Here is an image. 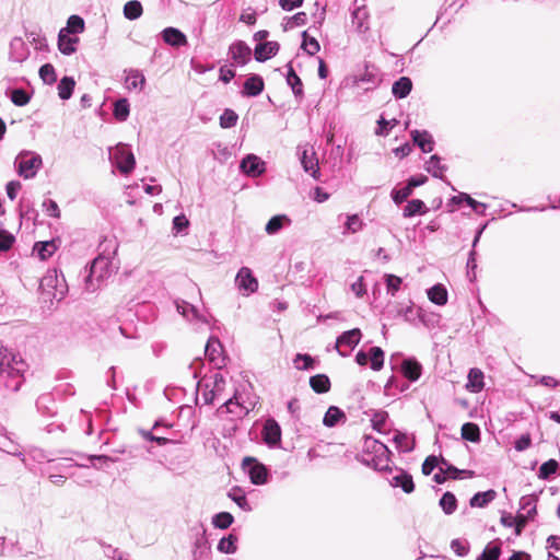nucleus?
<instances>
[{
  "instance_id": "nucleus-1",
  "label": "nucleus",
  "mask_w": 560,
  "mask_h": 560,
  "mask_svg": "<svg viewBox=\"0 0 560 560\" xmlns=\"http://www.w3.org/2000/svg\"><path fill=\"white\" fill-rule=\"evenodd\" d=\"M26 371L24 360L12 350L0 346V377L5 381H15L13 384H7L8 387L16 390L20 388L21 381Z\"/></svg>"
},
{
  "instance_id": "nucleus-2",
  "label": "nucleus",
  "mask_w": 560,
  "mask_h": 560,
  "mask_svg": "<svg viewBox=\"0 0 560 560\" xmlns=\"http://www.w3.org/2000/svg\"><path fill=\"white\" fill-rule=\"evenodd\" d=\"M226 382L222 374L215 373L209 378H205L198 383V393L205 404H212L215 399H223Z\"/></svg>"
},
{
  "instance_id": "nucleus-3",
  "label": "nucleus",
  "mask_w": 560,
  "mask_h": 560,
  "mask_svg": "<svg viewBox=\"0 0 560 560\" xmlns=\"http://www.w3.org/2000/svg\"><path fill=\"white\" fill-rule=\"evenodd\" d=\"M40 287L47 295L54 300H62L67 294L65 277L56 269L48 270L40 281Z\"/></svg>"
},
{
  "instance_id": "nucleus-4",
  "label": "nucleus",
  "mask_w": 560,
  "mask_h": 560,
  "mask_svg": "<svg viewBox=\"0 0 560 560\" xmlns=\"http://www.w3.org/2000/svg\"><path fill=\"white\" fill-rule=\"evenodd\" d=\"M109 159L124 174L130 173L136 165L135 155L126 144H117L115 148H110Z\"/></svg>"
},
{
  "instance_id": "nucleus-5",
  "label": "nucleus",
  "mask_w": 560,
  "mask_h": 560,
  "mask_svg": "<svg viewBox=\"0 0 560 560\" xmlns=\"http://www.w3.org/2000/svg\"><path fill=\"white\" fill-rule=\"evenodd\" d=\"M18 174L25 179L33 178L38 170L42 167V158L33 152H22L18 155L16 160Z\"/></svg>"
},
{
  "instance_id": "nucleus-6",
  "label": "nucleus",
  "mask_w": 560,
  "mask_h": 560,
  "mask_svg": "<svg viewBox=\"0 0 560 560\" xmlns=\"http://www.w3.org/2000/svg\"><path fill=\"white\" fill-rule=\"evenodd\" d=\"M258 280L248 267H242L235 276V287L243 296H249L258 290Z\"/></svg>"
},
{
  "instance_id": "nucleus-7",
  "label": "nucleus",
  "mask_w": 560,
  "mask_h": 560,
  "mask_svg": "<svg viewBox=\"0 0 560 560\" xmlns=\"http://www.w3.org/2000/svg\"><path fill=\"white\" fill-rule=\"evenodd\" d=\"M365 446L375 453L373 458L366 459L368 463H372L374 468L378 470H383L388 467L390 452L385 444L373 439H366Z\"/></svg>"
},
{
  "instance_id": "nucleus-8",
  "label": "nucleus",
  "mask_w": 560,
  "mask_h": 560,
  "mask_svg": "<svg viewBox=\"0 0 560 560\" xmlns=\"http://www.w3.org/2000/svg\"><path fill=\"white\" fill-rule=\"evenodd\" d=\"M109 260L103 256L96 257L90 267V275L86 278L89 290H95L96 285L108 273Z\"/></svg>"
},
{
  "instance_id": "nucleus-9",
  "label": "nucleus",
  "mask_w": 560,
  "mask_h": 560,
  "mask_svg": "<svg viewBox=\"0 0 560 560\" xmlns=\"http://www.w3.org/2000/svg\"><path fill=\"white\" fill-rule=\"evenodd\" d=\"M243 469L248 475L254 485H264L267 482L268 471L267 468L257 462L256 458L245 457L243 459Z\"/></svg>"
},
{
  "instance_id": "nucleus-10",
  "label": "nucleus",
  "mask_w": 560,
  "mask_h": 560,
  "mask_svg": "<svg viewBox=\"0 0 560 560\" xmlns=\"http://www.w3.org/2000/svg\"><path fill=\"white\" fill-rule=\"evenodd\" d=\"M300 162L305 172L310 173L314 178H318L319 167L316 153L312 145L303 144L299 147Z\"/></svg>"
},
{
  "instance_id": "nucleus-11",
  "label": "nucleus",
  "mask_w": 560,
  "mask_h": 560,
  "mask_svg": "<svg viewBox=\"0 0 560 560\" xmlns=\"http://www.w3.org/2000/svg\"><path fill=\"white\" fill-rule=\"evenodd\" d=\"M241 170L250 177H257L265 172V162L255 154H248L242 160Z\"/></svg>"
},
{
  "instance_id": "nucleus-12",
  "label": "nucleus",
  "mask_w": 560,
  "mask_h": 560,
  "mask_svg": "<svg viewBox=\"0 0 560 560\" xmlns=\"http://www.w3.org/2000/svg\"><path fill=\"white\" fill-rule=\"evenodd\" d=\"M229 55L235 66H244L250 59L252 50L244 42H235L229 48Z\"/></svg>"
},
{
  "instance_id": "nucleus-13",
  "label": "nucleus",
  "mask_w": 560,
  "mask_h": 560,
  "mask_svg": "<svg viewBox=\"0 0 560 560\" xmlns=\"http://www.w3.org/2000/svg\"><path fill=\"white\" fill-rule=\"evenodd\" d=\"M80 39L75 35L67 34L61 31L58 33L57 47L58 50L65 56L73 55L77 49Z\"/></svg>"
},
{
  "instance_id": "nucleus-14",
  "label": "nucleus",
  "mask_w": 560,
  "mask_h": 560,
  "mask_svg": "<svg viewBox=\"0 0 560 560\" xmlns=\"http://www.w3.org/2000/svg\"><path fill=\"white\" fill-rule=\"evenodd\" d=\"M262 438L270 447L277 446L281 441V429L273 419H268L262 429Z\"/></svg>"
},
{
  "instance_id": "nucleus-15",
  "label": "nucleus",
  "mask_w": 560,
  "mask_h": 560,
  "mask_svg": "<svg viewBox=\"0 0 560 560\" xmlns=\"http://www.w3.org/2000/svg\"><path fill=\"white\" fill-rule=\"evenodd\" d=\"M145 82H147L145 77L140 70L130 69V70L126 71L124 84L128 91H137V92L143 91V89L145 86Z\"/></svg>"
},
{
  "instance_id": "nucleus-16",
  "label": "nucleus",
  "mask_w": 560,
  "mask_h": 560,
  "mask_svg": "<svg viewBox=\"0 0 560 560\" xmlns=\"http://www.w3.org/2000/svg\"><path fill=\"white\" fill-rule=\"evenodd\" d=\"M205 353L211 363L219 369L222 368L224 364V358L222 357L221 343L217 338H209L205 348Z\"/></svg>"
},
{
  "instance_id": "nucleus-17",
  "label": "nucleus",
  "mask_w": 560,
  "mask_h": 560,
  "mask_svg": "<svg viewBox=\"0 0 560 560\" xmlns=\"http://www.w3.org/2000/svg\"><path fill=\"white\" fill-rule=\"evenodd\" d=\"M361 340V331L359 328H353L351 330L345 331L342 335H340L336 342V350L339 352V354L345 355L340 348L341 347H348L349 349H353Z\"/></svg>"
},
{
  "instance_id": "nucleus-18",
  "label": "nucleus",
  "mask_w": 560,
  "mask_h": 560,
  "mask_svg": "<svg viewBox=\"0 0 560 560\" xmlns=\"http://www.w3.org/2000/svg\"><path fill=\"white\" fill-rule=\"evenodd\" d=\"M411 138L413 143L417 144L422 152L429 153L433 150V137L427 130H412Z\"/></svg>"
},
{
  "instance_id": "nucleus-19",
  "label": "nucleus",
  "mask_w": 560,
  "mask_h": 560,
  "mask_svg": "<svg viewBox=\"0 0 560 560\" xmlns=\"http://www.w3.org/2000/svg\"><path fill=\"white\" fill-rule=\"evenodd\" d=\"M401 373L409 381L416 382L421 376L422 366L415 359H405L401 363Z\"/></svg>"
},
{
  "instance_id": "nucleus-20",
  "label": "nucleus",
  "mask_w": 560,
  "mask_h": 560,
  "mask_svg": "<svg viewBox=\"0 0 560 560\" xmlns=\"http://www.w3.org/2000/svg\"><path fill=\"white\" fill-rule=\"evenodd\" d=\"M163 40L174 47L185 46L187 44V37L178 28L167 27L162 32Z\"/></svg>"
},
{
  "instance_id": "nucleus-21",
  "label": "nucleus",
  "mask_w": 560,
  "mask_h": 560,
  "mask_svg": "<svg viewBox=\"0 0 560 560\" xmlns=\"http://www.w3.org/2000/svg\"><path fill=\"white\" fill-rule=\"evenodd\" d=\"M483 373L479 369H470L467 376L466 389L470 393H479L485 386Z\"/></svg>"
},
{
  "instance_id": "nucleus-22",
  "label": "nucleus",
  "mask_w": 560,
  "mask_h": 560,
  "mask_svg": "<svg viewBox=\"0 0 560 560\" xmlns=\"http://www.w3.org/2000/svg\"><path fill=\"white\" fill-rule=\"evenodd\" d=\"M279 50V44L277 42H266L259 44L255 48V59L257 61H266L272 56L277 55Z\"/></svg>"
},
{
  "instance_id": "nucleus-23",
  "label": "nucleus",
  "mask_w": 560,
  "mask_h": 560,
  "mask_svg": "<svg viewBox=\"0 0 560 560\" xmlns=\"http://www.w3.org/2000/svg\"><path fill=\"white\" fill-rule=\"evenodd\" d=\"M28 56V48L21 38L12 39L10 44V57L15 62H22Z\"/></svg>"
},
{
  "instance_id": "nucleus-24",
  "label": "nucleus",
  "mask_w": 560,
  "mask_h": 560,
  "mask_svg": "<svg viewBox=\"0 0 560 560\" xmlns=\"http://www.w3.org/2000/svg\"><path fill=\"white\" fill-rule=\"evenodd\" d=\"M291 222V219L287 214H277L267 222L265 232L268 235H275L284 226L290 225Z\"/></svg>"
},
{
  "instance_id": "nucleus-25",
  "label": "nucleus",
  "mask_w": 560,
  "mask_h": 560,
  "mask_svg": "<svg viewBox=\"0 0 560 560\" xmlns=\"http://www.w3.org/2000/svg\"><path fill=\"white\" fill-rule=\"evenodd\" d=\"M58 246L55 241H46V242H37L33 247V253L37 255L40 260H46L50 258Z\"/></svg>"
},
{
  "instance_id": "nucleus-26",
  "label": "nucleus",
  "mask_w": 560,
  "mask_h": 560,
  "mask_svg": "<svg viewBox=\"0 0 560 560\" xmlns=\"http://www.w3.org/2000/svg\"><path fill=\"white\" fill-rule=\"evenodd\" d=\"M440 469L445 474V476H442L441 474H436L434 476L435 481L439 483L443 482L445 478L457 479L459 474L467 478H471L475 475L471 470H458L457 468L448 466L447 464L440 466Z\"/></svg>"
},
{
  "instance_id": "nucleus-27",
  "label": "nucleus",
  "mask_w": 560,
  "mask_h": 560,
  "mask_svg": "<svg viewBox=\"0 0 560 560\" xmlns=\"http://www.w3.org/2000/svg\"><path fill=\"white\" fill-rule=\"evenodd\" d=\"M85 30L84 20L77 14L70 15L67 20V25L60 31L67 34L75 35L82 34Z\"/></svg>"
},
{
  "instance_id": "nucleus-28",
  "label": "nucleus",
  "mask_w": 560,
  "mask_h": 560,
  "mask_svg": "<svg viewBox=\"0 0 560 560\" xmlns=\"http://www.w3.org/2000/svg\"><path fill=\"white\" fill-rule=\"evenodd\" d=\"M389 483L394 488H401L404 492L411 493L415 489V485L410 475L401 471L394 476Z\"/></svg>"
},
{
  "instance_id": "nucleus-29",
  "label": "nucleus",
  "mask_w": 560,
  "mask_h": 560,
  "mask_svg": "<svg viewBox=\"0 0 560 560\" xmlns=\"http://www.w3.org/2000/svg\"><path fill=\"white\" fill-rule=\"evenodd\" d=\"M429 300L436 305H445L447 303L448 293L443 284H435L428 290Z\"/></svg>"
},
{
  "instance_id": "nucleus-30",
  "label": "nucleus",
  "mask_w": 560,
  "mask_h": 560,
  "mask_svg": "<svg viewBox=\"0 0 560 560\" xmlns=\"http://www.w3.org/2000/svg\"><path fill=\"white\" fill-rule=\"evenodd\" d=\"M264 90V81L258 75L249 77L244 83L243 93L247 96H257Z\"/></svg>"
},
{
  "instance_id": "nucleus-31",
  "label": "nucleus",
  "mask_w": 560,
  "mask_h": 560,
  "mask_svg": "<svg viewBox=\"0 0 560 560\" xmlns=\"http://www.w3.org/2000/svg\"><path fill=\"white\" fill-rule=\"evenodd\" d=\"M223 406L226 408L228 412L235 413L238 417L246 415L249 411V407L243 405L236 393L233 397L225 400Z\"/></svg>"
},
{
  "instance_id": "nucleus-32",
  "label": "nucleus",
  "mask_w": 560,
  "mask_h": 560,
  "mask_svg": "<svg viewBox=\"0 0 560 560\" xmlns=\"http://www.w3.org/2000/svg\"><path fill=\"white\" fill-rule=\"evenodd\" d=\"M412 89V82L407 77H401L392 88L393 94L398 98L406 97Z\"/></svg>"
},
{
  "instance_id": "nucleus-33",
  "label": "nucleus",
  "mask_w": 560,
  "mask_h": 560,
  "mask_svg": "<svg viewBox=\"0 0 560 560\" xmlns=\"http://www.w3.org/2000/svg\"><path fill=\"white\" fill-rule=\"evenodd\" d=\"M368 11L365 8H357L352 13V23L360 33H365L369 30L368 25Z\"/></svg>"
},
{
  "instance_id": "nucleus-34",
  "label": "nucleus",
  "mask_w": 560,
  "mask_h": 560,
  "mask_svg": "<svg viewBox=\"0 0 560 560\" xmlns=\"http://www.w3.org/2000/svg\"><path fill=\"white\" fill-rule=\"evenodd\" d=\"M75 81L72 77H63L57 86L58 96L63 101L69 100L72 96Z\"/></svg>"
},
{
  "instance_id": "nucleus-35",
  "label": "nucleus",
  "mask_w": 560,
  "mask_h": 560,
  "mask_svg": "<svg viewBox=\"0 0 560 560\" xmlns=\"http://www.w3.org/2000/svg\"><path fill=\"white\" fill-rule=\"evenodd\" d=\"M178 313H180L188 320L198 319L206 323V318L199 314L197 308L187 302L176 304Z\"/></svg>"
},
{
  "instance_id": "nucleus-36",
  "label": "nucleus",
  "mask_w": 560,
  "mask_h": 560,
  "mask_svg": "<svg viewBox=\"0 0 560 560\" xmlns=\"http://www.w3.org/2000/svg\"><path fill=\"white\" fill-rule=\"evenodd\" d=\"M310 385L316 393H326L330 388V381L325 374H317L310 378Z\"/></svg>"
},
{
  "instance_id": "nucleus-37",
  "label": "nucleus",
  "mask_w": 560,
  "mask_h": 560,
  "mask_svg": "<svg viewBox=\"0 0 560 560\" xmlns=\"http://www.w3.org/2000/svg\"><path fill=\"white\" fill-rule=\"evenodd\" d=\"M289 70L287 73V83L291 86L295 96L301 97L303 95V84L301 79L294 72L291 65L288 66Z\"/></svg>"
},
{
  "instance_id": "nucleus-38",
  "label": "nucleus",
  "mask_w": 560,
  "mask_h": 560,
  "mask_svg": "<svg viewBox=\"0 0 560 560\" xmlns=\"http://www.w3.org/2000/svg\"><path fill=\"white\" fill-rule=\"evenodd\" d=\"M130 113V106L127 98H120L114 104V117L119 121H125Z\"/></svg>"
},
{
  "instance_id": "nucleus-39",
  "label": "nucleus",
  "mask_w": 560,
  "mask_h": 560,
  "mask_svg": "<svg viewBox=\"0 0 560 560\" xmlns=\"http://www.w3.org/2000/svg\"><path fill=\"white\" fill-rule=\"evenodd\" d=\"M425 213V205L420 199H412L404 208V217L411 218L417 214Z\"/></svg>"
},
{
  "instance_id": "nucleus-40",
  "label": "nucleus",
  "mask_w": 560,
  "mask_h": 560,
  "mask_svg": "<svg viewBox=\"0 0 560 560\" xmlns=\"http://www.w3.org/2000/svg\"><path fill=\"white\" fill-rule=\"evenodd\" d=\"M494 497L495 492L493 490L478 492L470 499V505L474 508H483L489 502H491Z\"/></svg>"
},
{
  "instance_id": "nucleus-41",
  "label": "nucleus",
  "mask_w": 560,
  "mask_h": 560,
  "mask_svg": "<svg viewBox=\"0 0 560 560\" xmlns=\"http://www.w3.org/2000/svg\"><path fill=\"white\" fill-rule=\"evenodd\" d=\"M462 438L470 442H478L480 439V431L478 425L471 422L463 424Z\"/></svg>"
},
{
  "instance_id": "nucleus-42",
  "label": "nucleus",
  "mask_w": 560,
  "mask_h": 560,
  "mask_svg": "<svg viewBox=\"0 0 560 560\" xmlns=\"http://www.w3.org/2000/svg\"><path fill=\"white\" fill-rule=\"evenodd\" d=\"M425 170L434 177L442 178L445 167L441 164V160L438 155H432L425 163Z\"/></svg>"
},
{
  "instance_id": "nucleus-43",
  "label": "nucleus",
  "mask_w": 560,
  "mask_h": 560,
  "mask_svg": "<svg viewBox=\"0 0 560 560\" xmlns=\"http://www.w3.org/2000/svg\"><path fill=\"white\" fill-rule=\"evenodd\" d=\"M384 280L387 293L392 296H395V294L397 293V291H399L401 287L402 279L398 276L386 273L384 275Z\"/></svg>"
},
{
  "instance_id": "nucleus-44",
  "label": "nucleus",
  "mask_w": 560,
  "mask_h": 560,
  "mask_svg": "<svg viewBox=\"0 0 560 560\" xmlns=\"http://www.w3.org/2000/svg\"><path fill=\"white\" fill-rule=\"evenodd\" d=\"M343 417V412L338 408V407H335V406H331L328 408V410L326 411L325 416H324V419H323V423L328 427V428H331L334 427L341 418Z\"/></svg>"
},
{
  "instance_id": "nucleus-45",
  "label": "nucleus",
  "mask_w": 560,
  "mask_h": 560,
  "mask_svg": "<svg viewBox=\"0 0 560 560\" xmlns=\"http://www.w3.org/2000/svg\"><path fill=\"white\" fill-rule=\"evenodd\" d=\"M124 14L128 20H136L142 14V5L139 1H128L124 7Z\"/></svg>"
},
{
  "instance_id": "nucleus-46",
  "label": "nucleus",
  "mask_w": 560,
  "mask_h": 560,
  "mask_svg": "<svg viewBox=\"0 0 560 560\" xmlns=\"http://www.w3.org/2000/svg\"><path fill=\"white\" fill-rule=\"evenodd\" d=\"M234 517L229 512H220L212 517V524L214 527L225 529L232 525Z\"/></svg>"
},
{
  "instance_id": "nucleus-47",
  "label": "nucleus",
  "mask_w": 560,
  "mask_h": 560,
  "mask_svg": "<svg viewBox=\"0 0 560 560\" xmlns=\"http://www.w3.org/2000/svg\"><path fill=\"white\" fill-rule=\"evenodd\" d=\"M394 443L400 452H409L413 448V441L406 433L398 432L394 436Z\"/></svg>"
},
{
  "instance_id": "nucleus-48",
  "label": "nucleus",
  "mask_w": 560,
  "mask_h": 560,
  "mask_svg": "<svg viewBox=\"0 0 560 560\" xmlns=\"http://www.w3.org/2000/svg\"><path fill=\"white\" fill-rule=\"evenodd\" d=\"M364 226V223L362 219L359 217V214H349L347 215V220L345 223L346 231L349 233H358L360 232Z\"/></svg>"
},
{
  "instance_id": "nucleus-49",
  "label": "nucleus",
  "mask_w": 560,
  "mask_h": 560,
  "mask_svg": "<svg viewBox=\"0 0 560 560\" xmlns=\"http://www.w3.org/2000/svg\"><path fill=\"white\" fill-rule=\"evenodd\" d=\"M39 77L45 84H52L57 80L56 70L52 65L45 63L39 68Z\"/></svg>"
},
{
  "instance_id": "nucleus-50",
  "label": "nucleus",
  "mask_w": 560,
  "mask_h": 560,
  "mask_svg": "<svg viewBox=\"0 0 560 560\" xmlns=\"http://www.w3.org/2000/svg\"><path fill=\"white\" fill-rule=\"evenodd\" d=\"M370 361L371 368L374 371H378L382 369L384 364V352L380 347H372L370 349Z\"/></svg>"
},
{
  "instance_id": "nucleus-51",
  "label": "nucleus",
  "mask_w": 560,
  "mask_h": 560,
  "mask_svg": "<svg viewBox=\"0 0 560 560\" xmlns=\"http://www.w3.org/2000/svg\"><path fill=\"white\" fill-rule=\"evenodd\" d=\"M236 540L234 535L222 538L218 544V550L228 555L234 553L236 551Z\"/></svg>"
},
{
  "instance_id": "nucleus-52",
  "label": "nucleus",
  "mask_w": 560,
  "mask_h": 560,
  "mask_svg": "<svg viewBox=\"0 0 560 560\" xmlns=\"http://www.w3.org/2000/svg\"><path fill=\"white\" fill-rule=\"evenodd\" d=\"M302 48L311 56L317 54L320 49V45L316 38L310 37L306 32H303Z\"/></svg>"
},
{
  "instance_id": "nucleus-53",
  "label": "nucleus",
  "mask_w": 560,
  "mask_h": 560,
  "mask_svg": "<svg viewBox=\"0 0 560 560\" xmlns=\"http://www.w3.org/2000/svg\"><path fill=\"white\" fill-rule=\"evenodd\" d=\"M440 505L446 514H452L456 509V498L451 492H445L441 500Z\"/></svg>"
},
{
  "instance_id": "nucleus-54",
  "label": "nucleus",
  "mask_w": 560,
  "mask_h": 560,
  "mask_svg": "<svg viewBox=\"0 0 560 560\" xmlns=\"http://www.w3.org/2000/svg\"><path fill=\"white\" fill-rule=\"evenodd\" d=\"M238 119L237 114L232 109H225L220 116V126L222 128H231L236 125Z\"/></svg>"
},
{
  "instance_id": "nucleus-55",
  "label": "nucleus",
  "mask_w": 560,
  "mask_h": 560,
  "mask_svg": "<svg viewBox=\"0 0 560 560\" xmlns=\"http://www.w3.org/2000/svg\"><path fill=\"white\" fill-rule=\"evenodd\" d=\"M350 290L358 299L363 298L368 292L364 277H358L357 280L351 283Z\"/></svg>"
},
{
  "instance_id": "nucleus-56",
  "label": "nucleus",
  "mask_w": 560,
  "mask_h": 560,
  "mask_svg": "<svg viewBox=\"0 0 560 560\" xmlns=\"http://www.w3.org/2000/svg\"><path fill=\"white\" fill-rule=\"evenodd\" d=\"M440 465H446L444 459L440 460L435 456H429L422 464V472L428 476L433 471L434 468L440 467Z\"/></svg>"
},
{
  "instance_id": "nucleus-57",
  "label": "nucleus",
  "mask_w": 560,
  "mask_h": 560,
  "mask_svg": "<svg viewBox=\"0 0 560 560\" xmlns=\"http://www.w3.org/2000/svg\"><path fill=\"white\" fill-rule=\"evenodd\" d=\"M229 498L232 499L242 510H252L246 497L242 494L240 491L232 490L231 492H229Z\"/></svg>"
},
{
  "instance_id": "nucleus-58",
  "label": "nucleus",
  "mask_w": 560,
  "mask_h": 560,
  "mask_svg": "<svg viewBox=\"0 0 560 560\" xmlns=\"http://www.w3.org/2000/svg\"><path fill=\"white\" fill-rule=\"evenodd\" d=\"M293 363L299 370H308L313 368L314 360L308 354H298Z\"/></svg>"
},
{
  "instance_id": "nucleus-59",
  "label": "nucleus",
  "mask_w": 560,
  "mask_h": 560,
  "mask_svg": "<svg viewBox=\"0 0 560 560\" xmlns=\"http://www.w3.org/2000/svg\"><path fill=\"white\" fill-rule=\"evenodd\" d=\"M387 413L384 411L375 412L371 418V423L373 429L377 431H383L387 421Z\"/></svg>"
},
{
  "instance_id": "nucleus-60",
  "label": "nucleus",
  "mask_w": 560,
  "mask_h": 560,
  "mask_svg": "<svg viewBox=\"0 0 560 560\" xmlns=\"http://www.w3.org/2000/svg\"><path fill=\"white\" fill-rule=\"evenodd\" d=\"M11 101L16 106H24L30 102V96L24 90L16 89L12 91Z\"/></svg>"
},
{
  "instance_id": "nucleus-61",
  "label": "nucleus",
  "mask_w": 560,
  "mask_h": 560,
  "mask_svg": "<svg viewBox=\"0 0 560 560\" xmlns=\"http://www.w3.org/2000/svg\"><path fill=\"white\" fill-rule=\"evenodd\" d=\"M557 468L558 463L555 459H549L540 466L538 475L542 479L548 478L550 475L557 471Z\"/></svg>"
},
{
  "instance_id": "nucleus-62",
  "label": "nucleus",
  "mask_w": 560,
  "mask_h": 560,
  "mask_svg": "<svg viewBox=\"0 0 560 560\" xmlns=\"http://www.w3.org/2000/svg\"><path fill=\"white\" fill-rule=\"evenodd\" d=\"M412 192V189L407 185L400 189H393L392 198L395 203L399 205L405 201Z\"/></svg>"
},
{
  "instance_id": "nucleus-63",
  "label": "nucleus",
  "mask_w": 560,
  "mask_h": 560,
  "mask_svg": "<svg viewBox=\"0 0 560 560\" xmlns=\"http://www.w3.org/2000/svg\"><path fill=\"white\" fill-rule=\"evenodd\" d=\"M458 198H465V201L472 208V210L479 214H482L486 210V205L482 203V202H479L475 199H472L469 195L467 194H459L458 195Z\"/></svg>"
},
{
  "instance_id": "nucleus-64",
  "label": "nucleus",
  "mask_w": 560,
  "mask_h": 560,
  "mask_svg": "<svg viewBox=\"0 0 560 560\" xmlns=\"http://www.w3.org/2000/svg\"><path fill=\"white\" fill-rule=\"evenodd\" d=\"M500 556V548L487 547L483 552L477 558V560H498Z\"/></svg>"
}]
</instances>
